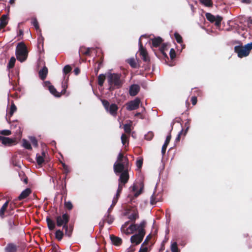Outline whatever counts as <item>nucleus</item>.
I'll list each match as a JSON object with an SVG mask.
<instances>
[{
  "label": "nucleus",
  "mask_w": 252,
  "mask_h": 252,
  "mask_svg": "<svg viewBox=\"0 0 252 252\" xmlns=\"http://www.w3.org/2000/svg\"><path fill=\"white\" fill-rule=\"evenodd\" d=\"M113 168L114 172L116 174H121L118 180L119 183L126 184L129 179L128 172L131 168L128 158L125 157L122 153H120Z\"/></svg>",
  "instance_id": "nucleus-1"
},
{
  "label": "nucleus",
  "mask_w": 252,
  "mask_h": 252,
  "mask_svg": "<svg viewBox=\"0 0 252 252\" xmlns=\"http://www.w3.org/2000/svg\"><path fill=\"white\" fill-rule=\"evenodd\" d=\"M79 54L82 62L90 63H102L104 56L100 49L98 47H86L81 46L79 50Z\"/></svg>",
  "instance_id": "nucleus-2"
},
{
  "label": "nucleus",
  "mask_w": 252,
  "mask_h": 252,
  "mask_svg": "<svg viewBox=\"0 0 252 252\" xmlns=\"http://www.w3.org/2000/svg\"><path fill=\"white\" fill-rule=\"evenodd\" d=\"M15 54L17 60L21 62H24L28 56L27 47L23 42H19L16 47Z\"/></svg>",
  "instance_id": "nucleus-3"
},
{
  "label": "nucleus",
  "mask_w": 252,
  "mask_h": 252,
  "mask_svg": "<svg viewBox=\"0 0 252 252\" xmlns=\"http://www.w3.org/2000/svg\"><path fill=\"white\" fill-rule=\"evenodd\" d=\"M145 225L146 222L145 221L141 222L140 223V228L139 232L132 235L130 238V242L131 243L137 245L141 243L145 235V230L144 229Z\"/></svg>",
  "instance_id": "nucleus-4"
},
{
  "label": "nucleus",
  "mask_w": 252,
  "mask_h": 252,
  "mask_svg": "<svg viewBox=\"0 0 252 252\" xmlns=\"http://www.w3.org/2000/svg\"><path fill=\"white\" fill-rule=\"evenodd\" d=\"M121 74L110 73L107 77L108 83L110 85V90L112 87L120 88L122 86L123 82L121 80Z\"/></svg>",
  "instance_id": "nucleus-5"
},
{
  "label": "nucleus",
  "mask_w": 252,
  "mask_h": 252,
  "mask_svg": "<svg viewBox=\"0 0 252 252\" xmlns=\"http://www.w3.org/2000/svg\"><path fill=\"white\" fill-rule=\"evenodd\" d=\"M252 49V46L250 45V43L245 46L239 45L234 47L235 52L237 54L239 58H241L248 56Z\"/></svg>",
  "instance_id": "nucleus-6"
},
{
  "label": "nucleus",
  "mask_w": 252,
  "mask_h": 252,
  "mask_svg": "<svg viewBox=\"0 0 252 252\" xmlns=\"http://www.w3.org/2000/svg\"><path fill=\"white\" fill-rule=\"evenodd\" d=\"M144 36V35H142L138 41V45H139V51L138 54L139 56L141 58L142 60L144 62H150V58L149 55V54L146 50V49L143 46L141 37Z\"/></svg>",
  "instance_id": "nucleus-7"
},
{
  "label": "nucleus",
  "mask_w": 252,
  "mask_h": 252,
  "mask_svg": "<svg viewBox=\"0 0 252 252\" xmlns=\"http://www.w3.org/2000/svg\"><path fill=\"white\" fill-rule=\"evenodd\" d=\"M70 219L69 215L67 213H63L62 215L56 217V224L58 227H61L67 224Z\"/></svg>",
  "instance_id": "nucleus-8"
},
{
  "label": "nucleus",
  "mask_w": 252,
  "mask_h": 252,
  "mask_svg": "<svg viewBox=\"0 0 252 252\" xmlns=\"http://www.w3.org/2000/svg\"><path fill=\"white\" fill-rule=\"evenodd\" d=\"M141 100L140 98L137 97L133 100H131L126 103V108L128 111H132L137 109L139 107Z\"/></svg>",
  "instance_id": "nucleus-9"
},
{
  "label": "nucleus",
  "mask_w": 252,
  "mask_h": 252,
  "mask_svg": "<svg viewBox=\"0 0 252 252\" xmlns=\"http://www.w3.org/2000/svg\"><path fill=\"white\" fill-rule=\"evenodd\" d=\"M8 204L9 200H7L3 204L0 209V218L1 219H3L6 217L13 214V212H11V211H8Z\"/></svg>",
  "instance_id": "nucleus-10"
},
{
  "label": "nucleus",
  "mask_w": 252,
  "mask_h": 252,
  "mask_svg": "<svg viewBox=\"0 0 252 252\" xmlns=\"http://www.w3.org/2000/svg\"><path fill=\"white\" fill-rule=\"evenodd\" d=\"M0 141H1L2 144L5 146H11L16 144V140L14 138L0 136Z\"/></svg>",
  "instance_id": "nucleus-11"
},
{
  "label": "nucleus",
  "mask_w": 252,
  "mask_h": 252,
  "mask_svg": "<svg viewBox=\"0 0 252 252\" xmlns=\"http://www.w3.org/2000/svg\"><path fill=\"white\" fill-rule=\"evenodd\" d=\"M45 86H48V89L50 92L57 97H60L61 96V93L58 92L54 86L51 85L50 81H45L44 82Z\"/></svg>",
  "instance_id": "nucleus-12"
},
{
  "label": "nucleus",
  "mask_w": 252,
  "mask_h": 252,
  "mask_svg": "<svg viewBox=\"0 0 252 252\" xmlns=\"http://www.w3.org/2000/svg\"><path fill=\"white\" fill-rule=\"evenodd\" d=\"M140 86L136 84L132 85L130 88L129 90V94L130 96H135L140 91Z\"/></svg>",
  "instance_id": "nucleus-13"
},
{
  "label": "nucleus",
  "mask_w": 252,
  "mask_h": 252,
  "mask_svg": "<svg viewBox=\"0 0 252 252\" xmlns=\"http://www.w3.org/2000/svg\"><path fill=\"white\" fill-rule=\"evenodd\" d=\"M17 216L15 215L13 218L10 219L8 221L9 228L10 229H14L18 225L19 222L17 220Z\"/></svg>",
  "instance_id": "nucleus-14"
},
{
  "label": "nucleus",
  "mask_w": 252,
  "mask_h": 252,
  "mask_svg": "<svg viewBox=\"0 0 252 252\" xmlns=\"http://www.w3.org/2000/svg\"><path fill=\"white\" fill-rule=\"evenodd\" d=\"M43 41H44V39H43V37L41 36V37H38V43H37V47H38V50L39 51V53H40V58H39V63H41V62H43L42 60H41V52L42 51H43Z\"/></svg>",
  "instance_id": "nucleus-15"
},
{
  "label": "nucleus",
  "mask_w": 252,
  "mask_h": 252,
  "mask_svg": "<svg viewBox=\"0 0 252 252\" xmlns=\"http://www.w3.org/2000/svg\"><path fill=\"white\" fill-rule=\"evenodd\" d=\"M118 110V106L116 104L113 103L110 105L106 111L108 112L112 116H116L117 114Z\"/></svg>",
  "instance_id": "nucleus-16"
},
{
  "label": "nucleus",
  "mask_w": 252,
  "mask_h": 252,
  "mask_svg": "<svg viewBox=\"0 0 252 252\" xmlns=\"http://www.w3.org/2000/svg\"><path fill=\"white\" fill-rule=\"evenodd\" d=\"M110 238L112 243L116 246H120L122 243V240L120 237L114 236V235H110Z\"/></svg>",
  "instance_id": "nucleus-17"
},
{
  "label": "nucleus",
  "mask_w": 252,
  "mask_h": 252,
  "mask_svg": "<svg viewBox=\"0 0 252 252\" xmlns=\"http://www.w3.org/2000/svg\"><path fill=\"white\" fill-rule=\"evenodd\" d=\"M32 193V190L30 188H27L24 190L18 196V200H21L26 198Z\"/></svg>",
  "instance_id": "nucleus-18"
},
{
  "label": "nucleus",
  "mask_w": 252,
  "mask_h": 252,
  "mask_svg": "<svg viewBox=\"0 0 252 252\" xmlns=\"http://www.w3.org/2000/svg\"><path fill=\"white\" fill-rule=\"evenodd\" d=\"M5 252H16L17 246L13 243H9L4 249Z\"/></svg>",
  "instance_id": "nucleus-19"
},
{
  "label": "nucleus",
  "mask_w": 252,
  "mask_h": 252,
  "mask_svg": "<svg viewBox=\"0 0 252 252\" xmlns=\"http://www.w3.org/2000/svg\"><path fill=\"white\" fill-rule=\"evenodd\" d=\"M48 72L47 67L44 66L41 70L39 71V76L42 80H44L47 76Z\"/></svg>",
  "instance_id": "nucleus-20"
},
{
  "label": "nucleus",
  "mask_w": 252,
  "mask_h": 252,
  "mask_svg": "<svg viewBox=\"0 0 252 252\" xmlns=\"http://www.w3.org/2000/svg\"><path fill=\"white\" fill-rule=\"evenodd\" d=\"M46 222L48 228L50 230H53L55 228L56 224L49 217L46 218Z\"/></svg>",
  "instance_id": "nucleus-21"
},
{
  "label": "nucleus",
  "mask_w": 252,
  "mask_h": 252,
  "mask_svg": "<svg viewBox=\"0 0 252 252\" xmlns=\"http://www.w3.org/2000/svg\"><path fill=\"white\" fill-rule=\"evenodd\" d=\"M7 16L2 15L0 20V30L3 29L7 24Z\"/></svg>",
  "instance_id": "nucleus-22"
},
{
  "label": "nucleus",
  "mask_w": 252,
  "mask_h": 252,
  "mask_svg": "<svg viewBox=\"0 0 252 252\" xmlns=\"http://www.w3.org/2000/svg\"><path fill=\"white\" fill-rule=\"evenodd\" d=\"M139 218V214L138 211L134 210L128 216V218L132 222H135V220Z\"/></svg>",
  "instance_id": "nucleus-23"
},
{
  "label": "nucleus",
  "mask_w": 252,
  "mask_h": 252,
  "mask_svg": "<svg viewBox=\"0 0 252 252\" xmlns=\"http://www.w3.org/2000/svg\"><path fill=\"white\" fill-rule=\"evenodd\" d=\"M162 41L163 40L160 37H155L152 39V45L153 47H158Z\"/></svg>",
  "instance_id": "nucleus-24"
},
{
  "label": "nucleus",
  "mask_w": 252,
  "mask_h": 252,
  "mask_svg": "<svg viewBox=\"0 0 252 252\" xmlns=\"http://www.w3.org/2000/svg\"><path fill=\"white\" fill-rule=\"evenodd\" d=\"M140 228V224L137 225L135 224V222H133L128 226V227L126 229V231H127L128 230H130L131 231V233H132L137 230L138 231V232H139Z\"/></svg>",
  "instance_id": "nucleus-25"
},
{
  "label": "nucleus",
  "mask_w": 252,
  "mask_h": 252,
  "mask_svg": "<svg viewBox=\"0 0 252 252\" xmlns=\"http://www.w3.org/2000/svg\"><path fill=\"white\" fill-rule=\"evenodd\" d=\"M42 156H40L39 154L36 155V162L38 165H41L44 162V157L45 155V153L44 152L42 153Z\"/></svg>",
  "instance_id": "nucleus-26"
},
{
  "label": "nucleus",
  "mask_w": 252,
  "mask_h": 252,
  "mask_svg": "<svg viewBox=\"0 0 252 252\" xmlns=\"http://www.w3.org/2000/svg\"><path fill=\"white\" fill-rule=\"evenodd\" d=\"M200 3L207 7H212L213 3L212 0H199Z\"/></svg>",
  "instance_id": "nucleus-27"
},
{
  "label": "nucleus",
  "mask_w": 252,
  "mask_h": 252,
  "mask_svg": "<svg viewBox=\"0 0 252 252\" xmlns=\"http://www.w3.org/2000/svg\"><path fill=\"white\" fill-rule=\"evenodd\" d=\"M114 220V218L112 216L110 213H108L107 218L103 220V224L101 225V226H103L104 222H107L108 224H110L113 222Z\"/></svg>",
  "instance_id": "nucleus-28"
},
{
  "label": "nucleus",
  "mask_w": 252,
  "mask_h": 252,
  "mask_svg": "<svg viewBox=\"0 0 252 252\" xmlns=\"http://www.w3.org/2000/svg\"><path fill=\"white\" fill-rule=\"evenodd\" d=\"M63 233L60 229L57 230L55 232V238L58 240L61 241L63 237Z\"/></svg>",
  "instance_id": "nucleus-29"
},
{
  "label": "nucleus",
  "mask_w": 252,
  "mask_h": 252,
  "mask_svg": "<svg viewBox=\"0 0 252 252\" xmlns=\"http://www.w3.org/2000/svg\"><path fill=\"white\" fill-rule=\"evenodd\" d=\"M105 78H106V77H105V75H104L103 74H100L98 76V78H97L98 85H99L100 86H102L103 85L104 82L105 80Z\"/></svg>",
  "instance_id": "nucleus-30"
},
{
  "label": "nucleus",
  "mask_w": 252,
  "mask_h": 252,
  "mask_svg": "<svg viewBox=\"0 0 252 252\" xmlns=\"http://www.w3.org/2000/svg\"><path fill=\"white\" fill-rule=\"evenodd\" d=\"M16 110L17 107L16 105L14 104V103L12 102L10 106V110L8 115L9 117H11L13 115L14 113L16 111Z\"/></svg>",
  "instance_id": "nucleus-31"
},
{
  "label": "nucleus",
  "mask_w": 252,
  "mask_h": 252,
  "mask_svg": "<svg viewBox=\"0 0 252 252\" xmlns=\"http://www.w3.org/2000/svg\"><path fill=\"white\" fill-rule=\"evenodd\" d=\"M206 19L211 23H214L215 21L216 17L210 13L205 14Z\"/></svg>",
  "instance_id": "nucleus-32"
},
{
  "label": "nucleus",
  "mask_w": 252,
  "mask_h": 252,
  "mask_svg": "<svg viewBox=\"0 0 252 252\" xmlns=\"http://www.w3.org/2000/svg\"><path fill=\"white\" fill-rule=\"evenodd\" d=\"M64 206L65 209L69 211L72 210L73 207V204H72L71 202L70 201H66L65 199L64 202Z\"/></svg>",
  "instance_id": "nucleus-33"
},
{
  "label": "nucleus",
  "mask_w": 252,
  "mask_h": 252,
  "mask_svg": "<svg viewBox=\"0 0 252 252\" xmlns=\"http://www.w3.org/2000/svg\"><path fill=\"white\" fill-rule=\"evenodd\" d=\"M23 146L28 150H31L32 149L30 143L26 139L23 140Z\"/></svg>",
  "instance_id": "nucleus-34"
},
{
  "label": "nucleus",
  "mask_w": 252,
  "mask_h": 252,
  "mask_svg": "<svg viewBox=\"0 0 252 252\" xmlns=\"http://www.w3.org/2000/svg\"><path fill=\"white\" fill-rule=\"evenodd\" d=\"M174 37L176 40V41L180 44H181L183 43V38L181 35L178 33V32H176L174 33Z\"/></svg>",
  "instance_id": "nucleus-35"
},
{
  "label": "nucleus",
  "mask_w": 252,
  "mask_h": 252,
  "mask_svg": "<svg viewBox=\"0 0 252 252\" xmlns=\"http://www.w3.org/2000/svg\"><path fill=\"white\" fill-rule=\"evenodd\" d=\"M171 251L172 252H180V250L178 248L177 242H175L171 244Z\"/></svg>",
  "instance_id": "nucleus-36"
},
{
  "label": "nucleus",
  "mask_w": 252,
  "mask_h": 252,
  "mask_svg": "<svg viewBox=\"0 0 252 252\" xmlns=\"http://www.w3.org/2000/svg\"><path fill=\"white\" fill-rule=\"evenodd\" d=\"M72 70V67L68 64L66 65L63 68V73L66 75L69 73Z\"/></svg>",
  "instance_id": "nucleus-37"
},
{
  "label": "nucleus",
  "mask_w": 252,
  "mask_h": 252,
  "mask_svg": "<svg viewBox=\"0 0 252 252\" xmlns=\"http://www.w3.org/2000/svg\"><path fill=\"white\" fill-rule=\"evenodd\" d=\"M167 50V45L166 44L163 43L161 45L160 48V51L165 57H167L166 54L165 53V50Z\"/></svg>",
  "instance_id": "nucleus-38"
},
{
  "label": "nucleus",
  "mask_w": 252,
  "mask_h": 252,
  "mask_svg": "<svg viewBox=\"0 0 252 252\" xmlns=\"http://www.w3.org/2000/svg\"><path fill=\"white\" fill-rule=\"evenodd\" d=\"M222 20V18L220 16H217L216 17L215 21L214 22H215V24L217 27H220L221 24V22Z\"/></svg>",
  "instance_id": "nucleus-39"
},
{
  "label": "nucleus",
  "mask_w": 252,
  "mask_h": 252,
  "mask_svg": "<svg viewBox=\"0 0 252 252\" xmlns=\"http://www.w3.org/2000/svg\"><path fill=\"white\" fill-rule=\"evenodd\" d=\"M154 136V134L152 131H149L145 135V139L147 140H151Z\"/></svg>",
  "instance_id": "nucleus-40"
},
{
  "label": "nucleus",
  "mask_w": 252,
  "mask_h": 252,
  "mask_svg": "<svg viewBox=\"0 0 252 252\" xmlns=\"http://www.w3.org/2000/svg\"><path fill=\"white\" fill-rule=\"evenodd\" d=\"M63 228L65 230V235L70 237L72 234L70 231L69 229L67 227V224L63 226Z\"/></svg>",
  "instance_id": "nucleus-41"
},
{
  "label": "nucleus",
  "mask_w": 252,
  "mask_h": 252,
  "mask_svg": "<svg viewBox=\"0 0 252 252\" xmlns=\"http://www.w3.org/2000/svg\"><path fill=\"white\" fill-rule=\"evenodd\" d=\"M65 180H66V176H64L63 178V180H64V185H63V183H62V189H63L62 194L66 195L67 194V189H66Z\"/></svg>",
  "instance_id": "nucleus-42"
},
{
  "label": "nucleus",
  "mask_w": 252,
  "mask_h": 252,
  "mask_svg": "<svg viewBox=\"0 0 252 252\" xmlns=\"http://www.w3.org/2000/svg\"><path fill=\"white\" fill-rule=\"evenodd\" d=\"M128 137L126 134H123L122 135L121 140H122V143H123V145L126 146V144L127 142H128Z\"/></svg>",
  "instance_id": "nucleus-43"
},
{
  "label": "nucleus",
  "mask_w": 252,
  "mask_h": 252,
  "mask_svg": "<svg viewBox=\"0 0 252 252\" xmlns=\"http://www.w3.org/2000/svg\"><path fill=\"white\" fill-rule=\"evenodd\" d=\"M124 129L125 132L129 134L131 132V125L130 124H125L124 125Z\"/></svg>",
  "instance_id": "nucleus-44"
},
{
  "label": "nucleus",
  "mask_w": 252,
  "mask_h": 252,
  "mask_svg": "<svg viewBox=\"0 0 252 252\" xmlns=\"http://www.w3.org/2000/svg\"><path fill=\"white\" fill-rule=\"evenodd\" d=\"M32 24L34 27L35 29L36 30H38L39 29V24H38V22L36 18H33L32 19Z\"/></svg>",
  "instance_id": "nucleus-45"
},
{
  "label": "nucleus",
  "mask_w": 252,
  "mask_h": 252,
  "mask_svg": "<svg viewBox=\"0 0 252 252\" xmlns=\"http://www.w3.org/2000/svg\"><path fill=\"white\" fill-rule=\"evenodd\" d=\"M101 102H102L104 108L105 109L106 111H107V109H108V108L109 107V106H110L109 101L105 99H102Z\"/></svg>",
  "instance_id": "nucleus-46"
},
{
  "label": "nucleus",
  "mask_w": 252,
  "mask_h": 252,
  "mask_svg": "<svg viewBox=\"0 0 252 252\" xmlns=\"http://www.w3.org/2000/svg\"><path fill=\"white\" fill-rule=\"evenodd\" d=\"M62 88H63V90H62V91L61 92V95L64 94L66 93V90L67 88V85L66 84V82L62 83Z\"/></svg>",
  "instance_id": "nucleus-47"
},
{
  "label": "nucleus",
  "mask_w": 252,
  "mask_h": 252,
  "mask_svg": "<svg viewBox=\"0 0 252 252\" xmlns=\"http://www.w3.org/2000/svg\"><path fill=\"white\" fill-rule=\"evenodd\" d=\"M169 55L170 57L172 60H174L176 56V53L173 48L170 49Z\"/></svg>",
  "instance_id": "nucleus-48"
},
{
  "label": "nucleus",
  "mask_w": 252,
  "mask_h": 252,
  "mask_svg": "<svg viewBox=\"0 0 252 252\" xmlns=\"http://www.w3.org/2000/svg\"><path fill=\"white\" fill-rule=\"evenodd\" d=\"M143 159L142 158H139L136 161V166L139 168L140 169L143 165Z\"/></svg>",
  "instance_id": "nucleus-49"
},
{
  "label": "nucleus",
  "mask_w": 252,
  "mask_h": 252,
  "mask_svg": "<svg viewBox=\"0 0 252 252\" xmlns=\"http://www.w3.org/2000/svg\"><path fill=\"white\" fill-rule=\"evenodd\" d=\"M62 166H63L64 173L65 174V176L66 177L67 174H68L69 172V170L68 168V166L65 163H63Z\"/></svg>",
  "instance_id": "nucleus-50"
},
{
  "label": "nucleus",
  "mask_w": 252,
  "mask_h": 252,
  "mask_svg": "<svg viewBox=\"0 0 252 252\" xmlns=\"http://www.w3.org/2000/svg\"><path fill=\"white\" fill-rule=\"evenodd\" d=\"M125 185L126 184H123V183H119L118 188L117 192H118V193H121L123 188L125 187Z\"/></svg>",
  "instance_id": "nucleus-51"
},
{
  "label": "nucleus",
  "mask_w": 252,
  "mask_h": 252,
  "mask_svg": "<svg viewBox=\"0 0 252 252\" xmlns=\"http://www.w3.org/2000/svg\"><path fill=\"white\" fill-rule=\"evenodd\" d=\"M125 185L126 184H123V183H119L118 188L117 192H118V193H121L123 188L125 187Z\"/></svg>",
  "instance_id": "nucleus-52"
},
{
  "label": "nucleus",
  "mask_w": 252,
  "mask_h": 252,
  "mask_svg": "<svg viewBox=\"0 0 252 252\" xmlns=\"http://www.w3.org/2000/svg\"><path fill=\"white\" fill-rule=\"evenodd\" d=\"M0 133L3 135H9L11 134L10 130L8 129H5L0 131Z\"/></svg>",
  "instance_id": "nucleus-53"
},
{
  "label": "nucleus",
  "mask_w": 252,
  "mask_h": 252,
  "mask_svg": "<svg viewBox=\"0 0 252 252\" xmlns=\"http://www.w3.org/2000/svg\"><path fill=\"white\" fill-rule=\"evenodd\" d=\"M152 238V236L151 234L148 235L145 240H144V242L142 243V245H147L148 244L149 241Z\"/></svg>",
  "instance_id": "nucleus-54"
},
{
  "label": "nucleus",
  "mask_w": 252,
  "mask_h": 252,
  "mask_svg": "<svg viewBox=\"0 0 252 252\" xmlns=\"http://www.w3.org/2000/svg\"><path fill=\"white\" fill-rule=\"evenodd\" d=\"M129 221H127L124 224H123L122 226V228H121V230L122 231H125V233L127 234H129V232H126V230L125 231V229L126 227V226L128 225V224H129Z\"/></svg>",
  "instance_id": "nucleus-55"
},
{
  "label": "nucleus",
  "mask_w": 252,
  "mask_h": 252,
  "mask_svg": "<svg viewBox=\"0 0 252 252\" xmlns=\"http://www.w3.org/2000/svg\"><path fill=\"white\" fill-rule=\"evenodd\" d=\"M31 140L32 143V144L33 146L36 147H37L38 142L35 137H32L31 139Z\"/></svg>",
  "instance_id": "nucleus-56"
},
{
  "label": "nucleus",
  "mask_w": 252,
  "mask_h": 252,
  "mask_svg": "<svg viewBox=\"0 0 252 252\" xmlns=\"http://www.w3.org/2000/svg\"><path fill=\"white\" fill-rule=\"evenodd\" d=\"M171 138V135L170 133H169V134L166 137V140L165 141L164 144L168 145L170 142Z\"/></svg>",
  "instance_id": "nucleus-57"
},
{
  "label": "nucleus",
  "mask_w": 252,
  "mask_h": 252,
  "mask_svg": "<svg viewBox=\"0 0 252 252\" xmlns=\"http://www.w3.org/2000/svg\"><path fill=\"white\" fill-rule=\"evenodd\" d=\"M183 130L182 129L177 135V137L175 139V142L176 143L179 142L181 139V136L182 134Z\"/></svg>",
  "instance_id": "nucleus-58"
},
{
  "label": "nucleus",
  "mask_w": 252,
  "mask_h": 252,
  "mask_svg": "<svg viewBox=\"0 0 252 252\" xmlns=\"http://www.w3.org/2000/svg\"><path fill=\"white\" fill-rule=\"evenodd\" d=\"M144 245H141V247L138 252H147L148 251V248L144 247Z\"/></svg>",
  "instance_id": "nucleus-59"
},
{
  "label": "nucleus",
  "mask_w": 252,
  "mask_h": 252,
  "mask_svg": "<svg viewBox=\"0 0 252 252\" xmlns=\"http://www.w3.org/2000/svg\"><path fill=\"white\" fill-rule=\"evenodd\" d=\"M167 146L168 145H166L165 144H163V145L162 147L161 153H162V156H164V155L165 154V152H166V150Z\"/></svg>",
  "instance_id": "nucleus-60"
},
{
  "label": "nucleus",
  "mask_w": 252,
  "mask_h": 252,
  "mask_svg": "<svg viewBox=\"0 0 252 252\" xmlns=\"http://www.w3.org/2000/svg\"><path fill=\"white\" fill-rule=\"evenodd\" d=\"M191 101L193 105H196L197 102V99L196 96H192L191 98Z\"/></svg>",
  "instance_id": "nucleus-61"
},
{
  "label": "nucleus",
  "mask_w": 252,
  "mask_h": 252,
  "mask_svg": "<svg viewBox=\"0 0 252 252\" xmlns=\"http://www.w3.org/2000/svg\"><path fill=\"white\" fill-rule=\"evenodd\" d=\"M14 65H15V64H8L7 68V69L9 70V75H10V72L11 73H12V71H11L10 70L14 68Z\"/></svg>",
  "instance_id": "nucleus-62"
},
{
  "label": "nucleus",
  "mask_w": 252,
  "mask_h": 252,
  "mask_svg": "<svg viewBox=\"0 0 252 252\" xmlns=\"http://www.w3.org/2000/svg\"><path fill=\"white\" fill-rule=\"evenodd\" d=\"M150 202H151V204H156V202H157L156 199H155V198L154 196V195H152L151 197V200H150Z\"/></svg>",
  "instance_id": "nucleus-63"
},
{
  "label": "nucleus",
  "mask_w": 252,
  "mask_h": 252,
  "mask_svg": "<svg viewBox=\"0 0 252 252\" xmlns=\"http://www.w3.org/2000/svg\"><path fill=\"white\" fill-rule=\"evenodd\" d=\"M126 63H136L134 58H131L126 60Z\"/></svg>",
  "instance_id": "nucleus-64"
}]
</instances>
